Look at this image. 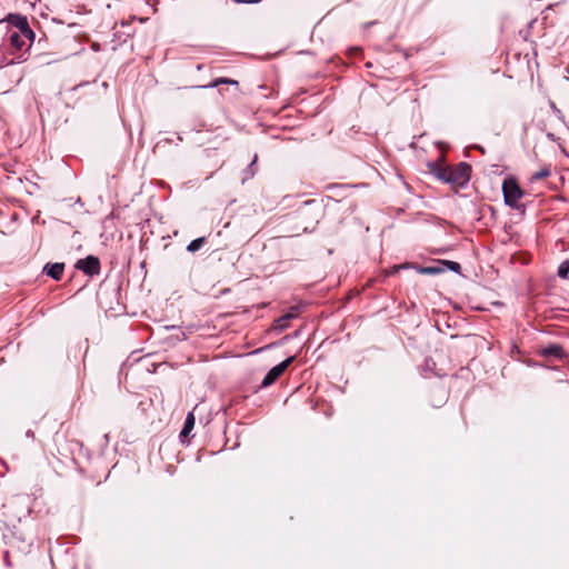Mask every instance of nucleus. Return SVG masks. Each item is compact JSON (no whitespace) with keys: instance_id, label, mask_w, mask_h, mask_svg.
Instances as JSON below:
<instances>
[{"instance_id":"6e6552de","label":"nucleus","mask_w":569,"mask_h":569,"mask_svg":"<svg viewBox=\"0 0 569 569\" xmlns=\"http://www.w3.org/2000/svg\"><path fill=\"white\" fill-rule=\"evenodd\" d=\"M542 355L545 356H553L557 358H562L565 356L563 348L559 345H552L542 350Z\"/></svg>"},{"instance_id":"f3484780","label":"nucleus","mask_w":569,"mask_h":569,"mask_svg":"<svg viewBox=\"0 0 569 569\" xmlns=\"http://www.w3.org/2000/svg\"><path fill=\"white\" fill-rule=\"evenodd\" d=\"M232 1L236 3H248V4L258 3V0H232Z\"/></svg>"},{"instance_id":"f8f14e48","label":"nucleus","mask_w":569,"mask_h":569,"mask_svg":"<svg viewBox=\"0 0 569 569\" xmlns=\"http://www.w3.org/2000/svg\"><path fill=\"white\" fill-rule=\"evenodd\" d=\"M222 83H227V84H234L237 86L238 84V81L236 80H232V79H228V78H219V79H216L212 83H210L208 87L209 88H214V87H218L219 84H222Z\"/></svg>"},{"instance_id":"4468645a","label":"nucleus","mask_w":569,"mask_h":569,"mask_svg":"<svg viewBox=\"0 0 569 569\" xmlns=\"http://www.w3.org/2000/svg\"><path fill=\"white\" fill-rule=\"evenodd\" d=\"M445 266L448 267V269L455 271V272H458L460 270V264L456 261H443L442 262Z\"/></svg>"},{"instance_id":"1a4fd4ad","label":"nucleus","mask_w":569,"mask_h":569,"mask_svg":"<svg viewBox=\"0 0 569 569\" xmlns=\"http://www.w3.org/2000/svg\"><path fill=\"white\" fill-rule=\"evenodd\" d=\"M297 316H298V308L297 307L291 308V310L289 312H287L286 315H283L282 317H280L278 319L279 327L280 328L287 327V322L289 320L296 318Z\"/></svg>"},{"instance_id":"f03ea898","label":"nucleus","mask_w":569,"mask_h":569,"mask_svg":"<svg viewBox=\"0 0 569 569\" xmlns=\"http://www.w3.org/2000/svg\"><path fill=\"white\" fill-rule=\"evenodd\" d=\"M33 31L23 24L19 31H11L9 33V42L12 49L17 51L27 50L33 42Z\"/></svg>"},{"instance_id":"20e7f679","label":"nucleus","mask_w":569,"mask_h":569,"mask_svg":"<svg viewBox=\"0 0 569 569\" xmlns=\"http://www.w3.org/2000/svg\"><path fill=\"white\" fill-rule=\"evenodd\" d=\"M295 357H289L279 365L271 368L268 373L264 376L262 380V386L268 387L272 385L283 372L284 370L292 363Z\"/></svg>"},{"instance_id":"2eb2a0df","label":"nucleus","mask_w":569,"mask_h":569,"mask_svg":"<svg viewBox=\"0 0 569 569\" xmlns=\"http://www.w3.org/2000/svg\"><path fill=\"white\" fill-rule=\"evenodd\" d=\"M440 271H442V269L441 268H437V267H427V268L422 269L423 273H431V274L432 273H438Z\"/></svg>"},{"instance_id":"ddd939ff","label":"nucleus","mask_w":569,"mask_h":569,"mask_svg":"<svg viewBox=\"0 0 569 569\" xmlns=\"http://www.w3.org/2000/svg\"><path fill=\"white\" fill-rule=\"evenodd\" d=\"M569 273V260L563 261L558 268V276L561 278H567Z\"/></svg>"},{"instance_id":"dca6fc26","label":"nucleus","mask_w":569,"mask_h":569,"mask_svg":"<svg viewBox=\"0 0 569 569\" xmlns=\"http://www.w3.org/2000/svg\"><path fill=\"white\" fill-rule=\"evenodd\" d=\"M6 28H7L6 26H0V47L3 44V41H4V36H6L4 29Z\"/></svg>"},{"instance_id":"39448f33","label":"nucleus","mask_w":569,"mask_h":569,"mask_svg":"<svg viewBox=\"0 0 569 569\" xmlns=\"http://www.w3.org/2000/svg\"><path fill=\"white\" fill-rule=\"evenodd\" d=\"M76 268L83 271L86 274L94 276L100 272V261L94 256H88L84 259L78 260Z\"/></svg>"},{"instance_id":"9d476101","label":"nucleus","mask_w":569,"mask_h":569,"mask_svg":"<svg viewBox=\"0 0 569 569\" xmlns=\"http://www.w3.org/2000/svg\"><path fill=\"white\" fill-rule=\"evenodd\" d=\"M204 240H206V239H204L203 237L192 240V241L188 244L187 250H188L189 252H196V251H198V250L203 246Z\"/></svg>"},{"instance_id":"0eeeda50","label":"nucleus","mask_w":569,"mask_h":569,"mask_svg":"<svg viewBox=\"0 0 569 569\" xmlns=\"http://www.w3.org/2000/svg\"><path fill=\"white\" fill-rule=\"evenodd\" d=\"M196 418L193 412H189L186 417L183 428L180 432V437H187L194 427Z\"/></svg>"},{"instance_id":"7ed1b4c3","label":"nucleus","mask_w":569,"mask_h":569,"mask_svg":"<svg viewBox=\"0 0 569 569\" xmlns=\"http://www.w3.org/2000/svg\"><path fill=\"white\" fill-rule=\"evenodd\" d=\"M502 192L506 204L511 208H517L519 201L523 197V191L521 190L518 182L512 178L503 180Z\"/></svg>"},{"instance_id":"9b49d317","label":"nucleus","mask_w":569,"mask_h":569,"mask_svg":"<svg viewBox=\"0 0 569 569\" xmlns=\"http://www.w3.org/2000/svg\"><path fill=\"white\" fill-rule=\"evenodd\" d=\"M551 173L550 171V168L549 167H543L541 168L539 171L535 172L532 174V180H541V179H545L547 177H549Z\"/></svg>"},{"instance_id":"f257e3e1","label":"nucleus","mask_w":569,"mask_h":569,"mask_svg":"<svg viewBox=\"0 0 569 569\" xmlns=\"http://www.w3.org/2000/svg\"><path fill=\"white\" fill-rule=\"evenodd\" d=\"M436 177L453 187H463L470 180L471 167L460 162L455 167H442L435 171Z\"/></svg>"},{"instance_id":"423d86ee","label":"nucleus","mask_w":569,"mask_h":569,"mask_svg":"<svg viewBox=\"0 0 569 569\" xmlns=\"http://www.w3.org/2000/svg\"><path fill=\"white\" fill-rule=\"evenodd\" d=\"M46 270L48 276H50L54 280H60L64 270V266L63 263L48 264L46 267Z\"/></svg>"}]
</instances>
